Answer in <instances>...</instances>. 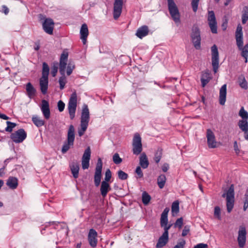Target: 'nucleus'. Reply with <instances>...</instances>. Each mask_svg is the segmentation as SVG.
Returning <instances> with one entry per match:
<instances>
[{
    "instance_id": "f257e3e1",
    "label": "nucleus",
    "mask_w": 248,
    "mask_h": 248,
    "mask_svg": "<svg viewBox=\"0 0 248 248\" xmlns=\"http://www.w3.org/2000/svg\"><path fill=\"white\" fill-rule=\"evenodd\" d=\"M235 39L236 45L240 50L241 51V56L245 59V62H248V50L243 48V31L242 27L239 24L237 25L235 31Z\"/></svg>"
},
{
    "instance_id": "f03ea898",
    "label": "nucleus",
    "mask_w": 248,
    "mask_h": 248,
    "mask_svg": "<svg viewBox=\"0 0 248 248\" xmlns=\"http://www.w3.org/2000/svg\"><path fill=\"white\" fill-rule=\"evenodd\" d=\"M222 197L226 198L227 212L230 213L234 204V187L233 184H232L228 189L224 190Z\"/></svg>"
},
{
    "instance_id": "7ed1b4c3",
    "label": "nucleus",
    "mask_w": 248,
    "mask_h": 248,
    "mask_svg": "<svg viewBox=\"0 0 248 248\" xmlns=\"http://www.w3.org/2000/svg\"><path fill=\"white\" fill-rule=\"evenodd\" d=\"M74 140L75 128L73 125H70L68 131L67 140L63 143L62 149V152L63 154L66 153L73 145Z\"/></svg>"
},
{
    "instance_id": "20e7f679",
    "label": "nucleus",
    "mask_w": 248,
    "mask_h": 248,
    "mask_svg": "<svg viewBox=\"0 0 248 248\" xmlns=\"http://www.w3.org/2000/svg\"><path fill=\"white\" fill-rule=\"evenodd\" d=\"M168 9L171 18L175 23H179L180 15L178 9L173 0H167Z\"/></svg>"
},
{
    "instance_id": "39448f33",
    "label": "nucleus",
    "mask_w": 248,
    "mask_h": 248,
    "mask_svg": "<svg viewBox=\"0 0 248 248\" xmlns=\"http://www.w3.org/2000/svg\"><path fill=\"white\" fill-rule=\"evenodd\" d=\"M191 38L194 46L196 49H200L201 48V35L200 29L198 26L194 25L192 28Z\"/></svg>"
},
{
    "instance_id": "423d86ee",
    "label": "nucleus",
    "mask_w": 248,
    "mask_h": 248,
    "mask_svg": "<svg viewBox=\"0 0 248 248\" xmlns=\"http://www.w3.org/2000/svg\"><path fill=\"white\" fill-rule=\"evenodd\" d=\"M77 106V95L74 92L71 95L68 104V109L71 120L73 119L75 116V112Z\"/></svg>"
},
{
    "instance_id": "0eeeda50",
    "label": "nucleus",
    "mask_w": 248,
    "mask_h": 248,
    "mask_svg": "<svg viewBox=\"0 0 248 248\" xmlns=\"http://www.w3.org/2000/svg\"><path fill=\"white\" fill-rule=\"evenodd\" d=\"M133 153L134 155H138L142 150L141 138L138 133H136L133 137L132 141Z\"/></svg>"
},
{
    "instance_id": "6e6552de",
    "label": "nucleus",
    "mask_w": 248,
    "mask_h": 248,
    "mask_svg": "<svg viewBox=\"0 0 248 248\" xmlns=\"http://www.w3.org/2000/svg\"><path fill=\"white\" fill-rule=\"evenodd\" d=\"M102 160L100 158H99L95 167L94 176V182L96 186H98L100 184L102 177Z\"/></svg>"
},
{
    "instance_id": "1a4fd4ad",
    "label": "nucleus",
    "mask_w": 248,
    "mask_h": 248,
    "mask_svg": "<svg viewBox=\"0 0 248 248\" xmlns=\"http://www.w3.org/2000/svg\"><path fill=\"white\" fill-rule=\"evenodd\" d=\"M212 65L214 73H216L219 67V55L217 46L214 45L211 47Z\"/></svg>"
},
{
    "instance_id": "9d476101",
    "label": "nucleus",
    "mask_w": 248,
    "mask_h": 248,
    "mask_svg": "<svg viewBox=\"0 0 248 248\" xmlns=\"http://www.w3.org/2000/svg\"><path fill=\"white\" fill-rule=\"evenodd\" d=\"M27 137V133L23 128H20L11 135V139L15 143L22 142Z\"/></svg>"
},
{
    "instance_id": "9b49d317",
    "label": "nucleus",
    "mask_w": 248,
    "mask_h": 248,
    "mask_svg": "<svg viewBox=\"0 0 248 248\" xmlns=\"http://www.w3.org/2000/svg\"><path fill=\"white\" fill-rule=\"evenodd\" d=\"M207 20L211 32L213 33H217V22L214 11L208 12Z\"/></svg>"
},
{
    "instance_id": "f8f14e48",
    "label": "nucleus",
    "mask_w": 248,
    "mask_h": 248,
    "mask_svg": "<svg viewBox=\"0 0 248 248\" xmlns=\"http://www.w3.org/2000/svg\"><path fill=\"white\" fill-rule=\"evenodd\" d=\"M246 228L244 226H240L237 237L238 244L240 248H243L245 246L246 242Z\"/></svg>"
},
{
    "instance_id": "ddd939ff",
    "label": "nucleus",
    "mask_w": 248,
    "mask_h": 248,
    "mask_svg": "<svg viewBox=\"0 0 248 248\" xmlns=\"http://www.w3.org/2000/svg\"><path fill=\"white\" fill-rule=\"evenodd\" d=\"M113 5V17L115 19H117L122 13L123 1V0H115Z\"/></svg>"
},
{
    "instance_id": "4468645a",
    "label": "nucleus",
    "mask_w": 248,
    "mask_h": 248,
    "mask_svg": "<svg viewBox=\"0 0 248 248\" xmlns=\"http://www.w3.org/2000/svg\"><path fill=\"white\" fill-rule=\"evenodd\" d=\"M91 157V150L88 147L84 151L82 157V167L83 170H86L89 167V162Z\"/></svg>"
},
{
    "instance_id": "2eb2a0df",
    "label": "nucleus",
    "mask_w": 248,
    "mask_h": 248,
    "mask_svg": "<svg viewBox=\"0 0 248 248\" xmlns=\"http://www.w3.org/2000/svg\"><path fill=\"white\" fill-rule=\"evenodd\" d=\"M54 23L51 18H46L43 23V28L44 31L48 34H52Z\"/></svg>"
},
{
    "instance_id": "dca6fc26",
    "label": "nucleus",
    "mask_w": 248,
    "mask_h": 248,
    "mask_svg": "<svg viewBox=\"0 0 248 248\" xmlns=\"http://www.w3.org/2000/svg\"><path fill=\"white\" fill-rule=\"evenodd\" d=\"M90 114L89 108L87 105H84L81 113L80 124L88 126Z\"/></svg>"
},
{
    "instance_id": "f3484780",
    "label": "nucleus",
    "mask_w": 248,
    "mask_h": 248,
    "mask_svg": "<svg viewBox=\"0 0 248 248\" xmlns=\"http://www.w3.org/2000/svg\"><path fill=\"white\" fill-rule=\"evenodd\" d=\"M97 233L96 231L93 229H91L89 231L88 235V240L89 244L93 248H95L97 245Z\"/></svg>"
},
{
    "instance_id": "a211bd4d",
    "label": "nucleus",
    "mask_w": 248,
    "mask_h": 248,
    "mask_svg": "<svg viewBox=\"0 0 248 248\" xmlns=\"http://www.w3.org/2000/svg\"><path fill=\"white\" fill-rule=\"evenodd\" d=\"M206 137L209 147L211 148H216L217 142L215 140V136L214 133L210 129L207 130Z\"/></svg>"
},
{
    "instance_id": "6ab92c4d",
    "label": "nucleus",
    "mask_w": 248,
    "mask_h": 248,
    "mask_svg": "<svg viewBox=\"0 0 248 248\" xmlns=\"http://www.w3.org/2000/svg\"><path fill=\"white\" fill-rule=\"evenodd\" d=\"M41 109L44 117L47 120L49 119L50 116L49 106L48 102L46 100H43L42 101Z\"/></svg>"
},
{
    "instance_id": "aec40b11",
    "label": "nucleus",
    "mask_w": 248,
    "mask_h": 248,
    "mask_svg": "<svg viewBox=\"0 0 248 248\" xmlns=\"http://www.w3.org/2000/svg\"><path fill=\"white\" fill-rule=\"evenodd\" d=\"M169 241V234L164 232L159 238L156 245V248H162L165 246Z\"/></svg>"
},
{
    "instance_id": "412c9836",
    "label": "nucleus",
    "mask_w": 248,
    "mask_h": 248,
    "mask_svg": "<svg viewBox=\"0 0 248 248\" xmlns=\"http://www.w3.org/2000/svg\"><path fill=\"white\" fill-rule=\"evenodd\" d=\"M80 39L83 44H85L87 42V38L89 35V31L86 24L82 25L80 30Z\"/></svg>"
},
{
    "instance_id": "4be33fe9",
    "label": "nucleus",
    "mask_w": 248,
    "mask_h": 248,
    "mask_svg": "<svg viewBox=\"0 0 248 248\" xmlns=\"http://www.w3.org/2000/svg\"><path fill=\"white\" fill-rule=\"evenodd\" d=\"M40 90L43 94H46L47 91L48 79V78L41 77L39 80Z\"/></svg>"
},
{
    "instance_id": "5701e85b",
    "label": "nucleus",
    "mask_w": 248,
    "mask_h": 248,
    "mask_svg": "<svg viewBox=\"0 0 248 248\" xmlns=\"http://www.w3.org/2000/svg\"><path fill=\"white\" fill-rule=\"evenodd\" d=\"M227 94V85L224 84L219 90V101L221 105H224L226 102Z\"/></svg>"
},
{
    "instance_id": "b1692460",
    "label": "nucleus",
    "mask_w": 248,
    "mask_h": 248,
    "mask_svg": "<svg viewBox=\"0 0 248 248\" xmlns=\"http://www.w3.org/2000/svg\"><path fill=\"white\" fill-rule=\"evenodd\" d=\"M148 33L149 29L148 26L144 25L140 27L137 30L136 35L139 38L142 39L143 37L147 35Z\"/></svg>"
},
{
    "instance_id": "393cba45",
    "label": "nucleus",
    "mask_w": 248,
    "mask_h": 248,
    "mask_svg": "<svg viewBox=\"0 0 248 248\" xmlns=\"http://www.w3.org/2000/svg\"><path fill=\"white\" fill-rule=\"evenodd\" d=\"M26 90L28 96L30 98H33L36 95V90L30 82L26 85Z\"/></svg>"
},
{
    "instance_id": "a878e982",
    "label": "nucleus",
    "mask_w": 248,
    "mask_h": 248,
    "mask_svg": "<svg viewBox=\"0 0 248 248\" xmlns=\"http://www.w3.org/2000/svg\"><path fill=\"white\" fill-rule=\"evenodd\" d=\"M18 185V179L15 177L10 176L6 181V185L12 189H16Z\"/></svg>"
},
{
    "instance_id": "bb28decb",
    "label": "nucleus",
    "mask_w": 248,
    "mask_h": 248,
    "mask_svg": "<svg viewBox=\"0 0 248 248\" xmlns=\"http://www.w3.org/2000/svg\"><path fill=\"white\" fill-rule=\"evenodd\" d=\"M111 190L110 186L108 183L106 181H102L100 187V192L101 195L105 197L108 192Z\"/></svg>"
},
{
    "instance_id": "cd10ccee",
    "label": "nucleus",
    "mask_w": 248,
    "mask_h": 248,
    "mask_svg": "<svg viewBox=\"0 0 248 248\" xmlns=\"http://www.w3.org/2000/svg\"><path fill=\"white\" fill-rule=\"evenodd\" d=\"M211 79L210 73L208 71L202 73L201 79L202 87H204Z\"/></svg>"
},
{
    "instance_id": "c85d7f7f",
    "label": "nucleus",
    "mask_w": 248,
    "mask_h": 248,
    "mask_svg": "<svg viewBox=\"0 0 248 248\" xmlns=\"http://www.w3.org/2000/svg\"><path fill=\"white\" fill-rule=\"evenodd\" d=\"M70 169L73 177L75 178H77L78 177L79 169L78 163L77 162H73L70 165Z\"/></svg>"
},
{
    "instance_id": "c756f323",
    "label": "nucleus",
    "mask_w": 248,
    "mask_h": 248,
    "mask_svg": "<svg viewBox=\"0 0 248 248\" xmlns=\"http://www.w3.org/2000/svg\"><path fill=\"white\" fill-rule=\"evenodd\" d=\"M140 164L143 169H146L149 165V162L145 153H142L140 158Z\"/></svg>"
},
{
    "instance_id": "7c9ffc66",
    "label": "nucleus",
    "mask_w": 248,
    "mask_h": 248,
    "mask_svg": "<svg viewBox=\"0 0 248 248\" xmlns=\"http://www.w3.org/2000/svg\"><path fill=\"white\" fill-rule=\"evenodd\" d=\"M239 128L244 133H247L248 130V120H241L238 122Z\"/></svg>"
},
{
    "instance_id": "2f4dec72",
    "label": "nucleus",
    "mask_w": 248,
    "mask_h": 248,
    "mask_svg": "<svg viewBox=\"0 0 248 248\" xmlns=\"http://www.w3.org/2000/svg\"><path fill=\"white\" fill-rule=\"evenodd\" d=\"M157 185L160 189L164 187L166 181V177L164 174L160 175L157 178Z\"/></svg>"
},
{
    "instance_id": "473e14b6",
    "label": "nucleus",
    "mask_w": 248,
    "mask_h": 248,
    "mask_svg": "<svg viewBox=\"0 0 248 248\" xmlns=\"http://www.w3.org/2000/svg\"><path fill=\"white\" fill-rule=\"evenodd\" d=\"M33 124L37 127H41L44 125V121L37 116H33L32 118Z\"/></svg>"
},
{
    "instance_id": "72a5a7b5",
    "label": "nucleus",
    "mask_w": 248,
    "mask_h": 248,
    "mask_svg": "<svg viewBox=\"0 0 248 248\" xmlns=\"http://www.w3.org/2000/svg\"><path fill=\"white\" fill-rule=\"evenodd\" d=\"M49 72V68L48 64L44 62L43 63V68L41 77L48 78Z\"/></svg>"
},
{
    "instance_id": "f704fd0d",
    "label": "nucleus",
    "mask_w": 248,
    "mask_h": 248,
    "mask_svg": "<svg viewBox=\"0 0 248 248\" xmlns=\"http://www.w3.org/2000/svg\"><path fill=\"white\" fill-rule=\"evenodd\" d=\"M248 20V7L245 6L243 8L242 15V22L243 24L246 23Z\"/></svg>"
},
{
    "instance_id": "c9c22d12",
    "label": "nucleus",
    "mask_w": 248,
    "mask_h": 248,
    "mask_svg": "<svg viewBox=\"0 0 248 248\" xmlns=\"http://www.w3.org/2000/svg\"><path fill=\"white\" fill-rule=\"evenodd\" d=\"M151 199V196L146 191L142 193V201L144 205H147L149 203Z\"/></svg>"
},
{
    "instance_id": "e433bc0d",
    "label": "nucleus",
    "mask_w": 248,
    "mask_h": 248,
    "mask_svg": "<svg viewBox=\"0 0 248 248\" xmlns=\"http://www.w3.org/2000/svg\"><path fill=\"white\" fill-rule=\"evenodd\" d=\"M179 211V202L177 201L174 202L171 205V212L172 215L174 216V214H177Z\"/></svg>"
},
{
    "instance_id": "4c0bfd02",
    "label": "nucleus",
    "mask_w": 248,
    "mask_h": 248,
    "mask_svg": "<svg viewBox=\"0 0 248 248\" xmlns=\"http://www.w3.org/2000/svg\"><path fill=\"white\" fill-rule=\"evenodd\" d=\"M67 61H60V73L62 75H64L65 70L67 65Z\"/></svg>"
},
{
    "instance_id": "58836bf2",
    "label": "nucleus",
    "mask_w": 248,
    "mask_h": 248,
    "mask_svg": "<svg viewBox=\"0 0 248 248\" xmlns=\"http://www.w3.org/2000/svg\"><path fill=\"white\" fill-rule=\"evenodd\" d=\"M239 115L242 118V120L248 119V112L245 110L243 107H242L239 112Z\"/></svg>"
},
{
    "instance_id": "ea45409f",
    "label": "nucleus",
    "mask_w": 248,
    "mask_h": 248,
    "mask_svg": "<svg viewBox=\"0 0 248 248\" xmlns=\"http://www.w3.org/2000/svg\"><path fill=\"white\" fill-rule=\"evenodd\" d=\"M162 149H158L156 152L155 153L154 160L156 163H158L162 157Z\"/></svg>"
},
{
    "instance_id": "a19ab883",
    "label": "nucleus",
    "mask_w": 248,
    "mask_h": 248,
    "mask_svg": "<svg viewBox=\"0 0 248 248\" xmlns=\"http://www.w3.org/2000/svg\"><path fill=\"white\" fill-rule=\"evenodd\" d=\"M6 124L7 126L5 128V130L9 132H11L13 131V129L16 125V123H12L10 121H7Z\"/></svg>"
},
{
    "instance_id": "79ce46f5",
    "label": "nucleus",
    "mask_w": 248,
    "mask_h": 248,
    "mask_svg": "<svg viewBox=\"0 0 248 248\" xmlns=\"http://www.w3.org/2000/svg\"><path fill=\"white\" fill-rule=\"evenodd\" d=\"M117 173L118 178L121 180H125L128 178V174L122 170H119Z\"/></svg>"
},
{
    "instance_id": "37998d69",
    "label": "nucleus",
    "mask_w": 248,
    "mask_h": 248,
    "mask_svg": "<svg viewBox=\"0 0 248 248\" xmlns=\"http://www.w3.org/2000/svg\"><path fill=\"white\" fill-rule=\"evenodd\" d=\"M239 85L240 86L244 89H247L248 83L245 78L243 77L242 78H239Z\"/></svg>"
},
{
    "instance_id": "c03bdc74",
    "label": "nucleus",
    "mask_w": 248,
    "mask_h": 248,
    "mask_svg": "<svg viewBox=\"0 0 248 248\" xmlns=\"http://www.w3.org/2000/svg\"><path fill=\"white\" fill-rule=\"evenodd\" d=\"M59 82L60 89L62 90L64 88L66 83V78L64 75H62V76L59 78Z\"/></svg>"
},
{
    "instance_id": "a18cd8bd",
    "label": "nucleus",
    "mask_w": 248,
    "mask_h": 248,
    "mask_svg": "<svg viewBox=\"0 0 248 248\" xmlns=\"http://www.w3.org/2000/svg\"><path fill=\"white\" fill-rule=\"evenodd\" d=\"M200 0H191V6L193 12L195 13L198 10Z\"/></svg>"
},
{
    "instance_id": "49530a36",
    "label": "nucleus",
    "mask_w": 248,
    "mask_h": 248,
    "mask_svg": "<svg viewBox=\"0 0 248 248\" xmlns=\"http://www.w3.org/2000/svg\"><path fill=\"white\" fill-rule=\"evenodd\" d=\"M113 161L115 164H119L122 162V159L118 153H115L113 156Z\"/></svg>"
},
{
    "instance_id": "de8ad7c7",
    "label": "nucleus",
    "mask_w": 248,
    "mask_h": 248,
    "mask_svg": "<svg viewBox=\"0 0 248 248\" xmlns=\"http://www.w3.org/2000/svg\"><path fill=\"white\" fill-rule=\"evenodd\" d=\"M168 219L167 216H161L160 218V225L161 227H163L164 226L168 224Z\"/></svg>"
},
{
    "instance_id": "09e8293b",
    "label": "nucleus",
    "mask_w": 248,
    "mask_h": 248,
    "mask_svg": "<svg viewBox=\"0 0 248 248\" xmlns=\"http://www.w3.org/2000/svg\"><path fill=\"white\" fill-rule=\"evenodd\" d=\"M80 127L81 128L78 130V134L80 137L82 136L84 134V132L87 129L88 126L80 124Z\"/></svg>"
},
{
    "instance_id": "8fccbe9b",
    "label": "nucleus",
    "mask_w": 248,
    "mask_h": 248,
    "mask_svg": "<svg viewBox=\"0 0 248 248\" xmlns=\"http://www.w3.org/2000/svg\"><path fill=\"white\" fill-rule=\"evenodd\" d=\"M111 178V172L109 169H107L105 172V180L107 183L109 182Z\"/></svg>"
},
{
    "instance_id": "3c124183",
    "label": "nucleus",
    "mask_w": 248,
    "mask_h": 248,
    "mask_svg": "<svg viewBox=\"0 0 248 248\" xmlns=\"http://www.w3.org/2000/svg\"><path fill=\"white\" fill-rule=\"evenodd\" d=\"M74 68H75L74 64L71 62L69 63L68 64L67 68V71H66L67 75L68 76L70 75L71 74V73H72V71Z\"/></svg>"
},
{
    "instance_id": "603ef678",
    "label": "nucleus",
    "mask_w": 248,
    "mask_h": 248,
    "mask_svg": "<svg viewBox=\"0 0 248 248\" xmlns=\"http://www.w3.org/2000/svg\"><path fill=\"white\" fill-rule=\"evenodd\" d=\"M135 172L137 174V176H136V178L137 179L138 178H141L143 177V172L142 171V170L141 169L140 167L138 166L136 168V170H135Z\"/></svg>"
},
{
    "instance_id": "864d4df0",
    "label": "nucleus",
    "mask_w": 248,
    "mask_h": 248,
    "mask_svg": "<svg viewBox=\"0 0 248 248\" xmlns=\"http://www.w3.org/2000/svg\"><path fill=\"white\" fill-rule=\"evenodd\" d=\"M183 224V219L182 217L178 218L174 224L175 228L178 227L179 228H181Z\"/></svg>"
},
{
    "instance_id": "5fc2aeb1",
    "label": "nucleus",
    "mask_w": 248,
    "mask_h": 248,
    "mask_svg": "<svg viewBox=\"0 0 248 248\" xmlns=\"http://www.w3.org/2000/svg\"><path fill=\"white\" fill-rule=\"evenodd\" d=\"M244 202L243 206V209L246 211L248 207V192L247 191L244 195Z\"/></svg>"
},
{
    "instance_id": "6e6d98bb",
    "label": "nucleus",
    "mask_w": 248,
    "mask_h": 248,
    "mask_svg": "<svg viewBox=\"0 0 248 248\" xmlns=\"http://www.w3.org/2000/svg\"><path fill=\"white\" fill-rule=\"evenodd\" d=\"M214 215L217 217L218 219H221L220 209L218 206H216L214 210Z\"/></svg>"
},
{
    "instance_id": "4d7b16f0",
    "label": "nucleus",
    "mask_w": 248,
    "mask_h": 248,
    "mask_svg": "<svg viewBox=\"0 0 248 248\" xmlns=\"http://www.w3.org/2000/svg\"><path fill=\"white\" fill-rule=\"evenodd\" d=\"M185 244L186 241L182 239L177 243V245L174 247V248H184Z\"/></svg>"
},
{
    "instance_id": "13d9d810",
    "label": "nucleus",
    "mask_w": 248,
    "mask_h": 248,
    "mask_svg": "<svg viewBox=\"0 0 248 248\" xmlns=\"http://www.w3.org/2000/svg\"><path fill=\"white\" fill-rule=\"evenodd\" d=\"M58 72V64L56 63L55 64H54L52 67L51 69V75L52 76L54 77L56 76L57 73Z\"/></svg>"
},
{
    "instance_id": "bf43d9fd",
    "label": "nucleus",
    "mask_w": 248,
    "mask_h": 248,
    "mask_svg": "<svg viewBox=\"0 0 248 248\" xmlns=\"http://www.w3.org/2000/svg\"><path fill=\"white\" fill-rule=\"evenodd\" d=\"M64 103L62 100L59 101L58 102V108L59 111L62 112L64 110Z\"/></svg>"
},
{
    "instance_id": "052dcab7",
    "label": "nucleus",
    "mask_w": 248,
    "mask_h": 248,
    "mask_svg": "<svg viewBox=\"0 0 248 248\" xmlns=\"http://www.w3.org/2000/svg\"><path fill=\"white\" fill-rule=\"evenodd\" d=\"M189 231H190L189 226H185L183 230L182 235L183 236H186L189 232Z\"/></svg>"
},
{
    "instance_id": "680f3d73",
    "label": "nucleus",
    "mask_w": 248,
    "mask_h": 248,
    "mask_svg": "<svg viewBox=\"0 0 248 248\" xmlns=\"http://www.w3.org/2000/svg\"><path fill=\"white\" fill-rule=\"evenodd\" d=\"M68 54L67 52H63L61 54L60 61H67Z\"/></svg>"
},
{
    "instance_id": "e2e57ef3",
    "label": "nucleus",
    "mask_w": 248,
    "mask_h": 248,
    "mask_svg": "<svg viewBox=\"0 0 248 248\" xmlns=\"http://www.w3.org/2000/svg\"><path fill=\"white\" fill-rule=\"evenodd\" d=\"M193 248H208V246L206 244L200 243L195 245Z\"/></svg>"
},
{
    "instance_id": "0e129e2a",
    "label": "nucleus",
    "mask_w": 248,
    "mask_h": 248,
    "mask_svg": "<svg viewBox=\"0 0 248 248\" xmlns=\"http://www.w3.org/2000/svg\"><path fill=\"white\" fill-rule=\"evenodd\" d=\"M172 225V224H167V225L164 226L163 227L164 229V232H165L166 233H168L169 234V230L170 228V227H171Z\"/></svg>"
},
{
    "instance_id": "69168bd1",
    "label": "nucleus",
    "mask_w": 248,
    "mask_h": 248,
    "mask_svg": "<svg viewBox=\"0 0 248 248\" xmlns=\"http://www.w3.org/2000/svg\"><path fill=\"white\" fill-rule=\"evenodd\" d=\"M169 169V165L168 163H164L162 166V170L163 172H166Z\"/></svg>"
},
{
    "instance_id": "338daca9",
    "label": "nucleus",
    "mask_w": 248,
    "mask_h": 248,
    "mask_svg": "<svg viewBox=\"0 0 248 248\" xmlns=\"http://www.w3.org/2000/svg\"><path fill=\"white\" fill-rule=\"evenodd\" d=\"M169 210L170 209L169 208H166L163 211L162 213L161 214V215L168 216V214L169 212Z\"/></svg>"
},
{
    "instance_id": "774afa93",
    "label": "nucleus",
    "mask_w": 248,
    "mask_h": 248,
    "mask_svg": "<svg viewBox=\"0 0 248 248\" xmlns=\"http://www.w3.org/2000/svg\"><path fill=\"white\" fill-rule=\"evenodd\" d=\"M2 9L5 14L7 15L9 13V9L6 6H2Z\"/></svg>"
}]
</instances>
